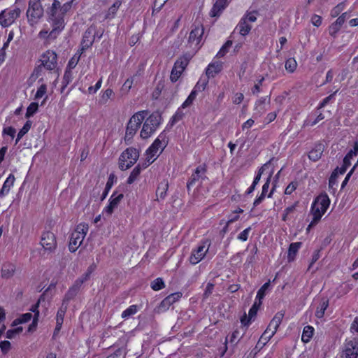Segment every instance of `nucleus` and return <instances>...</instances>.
Here are the masks:
<instances>
[{
  "label": "nucleus",
  "mask_w": 358,
  "mask_h": 358,
  "mask_svg": "<svg viewBox=\"0 0 358 358\" xmlns=\"http://www.w3.org/2000/svg\"><path fill=\"white\" fill-rule=\"evenodd\" d=\"M204 245H199L196 250H194L189 257V262L192 264H196L201 262L208 252Z\"/></svg>",
  "instance_id": "13"
},
{
  "label": "nucleus",
  "mask_w": 358,
  "mask_h": 358,
  "mask_svg": "<svg viewBox=\"0 0 358 358\" xmlns=\"http://www.w3.org/2000/svg\"><path fill=\"white\" fill-rule=\"evenodd\" d=\"M15 133L16 130L13 127H4L3 129V134L10 136L12 139L14 138Z\"/></svg>",
  "instance_id": "63"
},
{
  "label": "nucleus",
  "mask_w": 358,
  "mask_h": 358,
  "mask_svg": "<svg viewBox=\"0 0 358 358\" xmlns=\"http://www.w3.org/2000/svg\"><path fill=\"white\" fill-rule=\"evenodd\" d=\"M183 71H180V69L174 64L173 68L172 69L170 79L173 83L176 82L180 76H181Z\"/></svg>",
  "instance_id": "43"
},
{
  "label": "nucleus",
  "mask_w": 358,
  "mask_h": 358,
  "mask_svg": "<svg viewBox=\"0 0 358 358\" xmlns=\"http://www.w3.org/2000/svg\"><path fill=\"white\" fill-rule=\"evenodd\" d=\"M112 96H114L113 91L111 89H107L101 95L99 101L101 103L105 104Z\"/></svg>",
  "instance_id": "45"
},
{
  "label": "nucleus",
  "mask_w": 358,
  "mask_h": 358,
  "mask_svg": "<svg viewBox=\"0 0 358 358\" xmlns=\"http://www.w3.org/2000/svg\"><path fill=\"white\" fill-rule=\"evenodd\" d=\"M164 87V85L162 83H158L155 87V89L152 92V98L154 99H157L159 96L161 94L162 90Z\"/></svg>",
  "instance_id": "58"
},
{
  "label": "nucleus",
  "mask_w": 358,
  "mask_h": 358,
  "mask_svg": "<svg viewBox=\"0 0 358 358\" xmlns=\"http://www.w3.org/2000/svg\"><path fill=\"white\" fill-rule=\"evenodd\" d=\"M227 3H228L227 0H217L210 12V15L211 17L220 16L222 11L227 6Z\"/></svg>",
  "instance_id": "16"
},
{
  "label": "nucleus",
  "mask_w": 358,
  "mask_h": 358,
  "mask_svg": "<svg viewBox=\"0 0 358 358\" xmlns=\"http://www.w3.org/2000/svg\"><path fill=\"white\" fill-rule=\"evenodd\" d=\"M221 71V66L219 64H209L206 73L208 78L214 77L218 72Z\"/></svg>",
  "instance_id": "36"
},
{
  "label": "nucleus",
  "mask_w": 358,
  "mask_h": 358,
  "mask_svg": "<svg viewBox=\"0 0 358 358\" xmlns=\"http://www.w3.org/2000/svg\"><path fill=\"white\" fill-rule=\"evenodd\" d=\"M61 3L59 0H54L53 3L52 4V6L50 8V15L51 16H54L55 15H57V12L58 10H61Z\"/></svg>",
  "instance_id": "53"
},
{
  "label": "nucleus",
  "mask_w": 358,
  "mask_h": 358,
  "mask_svg": "<svg viewBox=\"0 0 358 358\" xmlns=\"http://www.w3.org/2000/svg\"><path fill=\"white\" fill-rule=\"evenodd\" d=\"M120 1L115 2L109 8L108 13L106 16V18H111L113 17L114 15L116 13L117 10H118L120 6Z\"/></svg>",
  "instance_id": "48"
},
{
  "label": "nucleus",
  "mask_w": 358,
  "mask_h": 358,
  "mask_svg": "<svg viewBox=\"0 0 358 358\" xmlns=\"http://www.w3.org/2000/svg\"><path fill=\"white\" fill-rule=\"evenodd\" d=\"M344 7H345L344 3H341L338 4L336 6H335L332 9V10L331 12V16L334 17L338 16L343 10Z\"/></svg>",
  "instance_id": "56"
},
{
  "label": "nucleus",
  "mask_w": 358,
  "mask_h": 358,
  "mask_svg": "<svg viewBox=\"0 0 358 358\" xmlns=\"http://www.w3.org/2000/svg\"><path fill=\"white\" fill-rule=\"evenodd\" d=\"M169 188V183L167 181H163L160 182L157 187V191H156V195L157 196L160 197V199H164L166 195V192Z\"/></svg>",
  "instance_id": "30"
},
{
  "label": "nucleus",
  "mask_w": 358,
  "mask_h": 358,
  "mask_svg": "<svg viewBox=\"0 0 358 358\" xmlns=\"http://www.w3.org/2000/svg\"><path fill=\"white\" fill-rule=\"evenodd\" d=\"M208 83V78H201L196 83V85L194 87V89L196 90H198L199 92L203 91Z\"/></svg>",
  "instance_id": "55"
},
{
  "label": "nucleus",
  "mask_w": 358,
  "mask_h": 358,
  "mask_svg": "<svg viewBox=\"0 0 358 358\" xmlns=\"http://www.w3.org/2000/svg\"><path fill=\"white\" fill-rule=\"evenodd\" d=\"M261 305H262V301H258V302L255 301L254 303V304L252 306V307L250 308V309L249 310L248 315H249L250 319H252L253 317H255L256 316L258 309Z\"/></svg>",
  "instance_id": "49"
},
{
  "label": "nucleus",
  "mask_w": 358,
  "mask_h": 358,
  "mask_svg": "<svg viewBox=\"0 0 358 358\" xmlns=\"http://www.w3.org/2000/svg\"><path fill=\"white\" fill-rule=\"evenodd\" d=\"M32 317V315L30 313H27L21 315L19 317L15 319L12 324V327L17 326L20 324L25 323L29 322Z\"/></svg>",
  "instance_id": "31"
},
{
  "label": "nucleus",
  "mask_w": 358,
  "mask_h": 358,
  "mask_svg": "<svg viewBox=\"0 0 358 358\" xmlns=\"http://www.w3.org/2000/svg\"><path fill=\"white\" fill-rule=\"evenodd\" d=\"M329 306V301L323 299L317 308L315 315L318 318H322L324 316V312Z\"/></svg>",
  "instance_id": "35"
},
{
  "label": "nucleus",
  "mask_w": 358,
  "mask_h": 358,
  "mask_svg": "<svg viewBox=\"0 0 358 358\" xmlns=\"http://www.w3.org/2000/svg\"><path fill=\"white\" fill-rule=\"evenodd\" d=\"M73 80V72L71 69H66L62 81V90L65 88Z\"/></svg>",
  "instance_id": "41"
},
{
  "label": "nucleus",
  "mask_w": 358,
  "mask_h": 358,
  "mask_svg": "<svg viewBox=\"0 0 358 358\" xmlns=\"http://www.w3.org/2000/svg\"><path fill=\"white\" fill-rule=\"evenodd\" d=\"M95 27L90 26L84 33L81 41V52H84L87 48L91 47L94 43Z\"/></svg>",
  "instance_id": "9"
},
{
  "label": "nucleus",
  "mask_w": 358,
  "mask_h": 358,
  "mask_svg": "<svg viewBox=\"0 0 358 358\" xmlns=\"http://www.w3.org/2000/svg\"><path fill=\"white\" fill-rule=\"evenodd\" d=\"M270 286V282H267L264 283L261 288L258 290L256 299L262 301V300L264 298L266 295V291L268 289Z\"/></svg>",
  "instance_id": "42"
},
{
  "label": "nucleus",
  "mask_w": 358,
  "mask_h": 358,
  "mask_svg": "<svg viewBox=\"0 0 358 358\" xmlns=\"http://www.w3.org/2000/svg\"><path fill=\"white\" fill-rule=\"evenodd\" d=\"M15 178L13 174H10L5 180L3 187L0 189V197H3L8 194L11 187L13 186Z\"/></svg>",
  "instance_id": "18"
},
{
  "label": "nucleus",
  "mask_w": 358,
  "mask_h": 358,
  "mask_svg": "<svg viewBox=\"0 0 358 358\" xmlns=\"http://www.w3.org/2000/svg\"><path fill=\"white\" fill-rule=\"evenodd\" d=\"M204 29L202 25H197L191 31L188 39V43L194 45L196 49H199V45L203 34Z\"/></svg>",
  "instance_id": "11"
},
{
  "label": "nucleus",
  "mask_w": 358,
  "mask_h": 358,
  "mask_svg": "<svg viewBox=\"0 0 358 358\" xmlns=\"http://www.w3.org/2000/svg\"><path fill=\"white\" fill-rule=\"evenodd\" d=\"M41 245L45 250L53 251L57 246L55 236L53 233L47 231L43 234L41 241Z\"/></svg>",
  "instance_id": "10"
},
{
  "label": "nucleus",
  "mask_w": 358,
  "mask_h": 358,
  "mask_svg": "<svg viewBox=\"0 0 358 358\" xmlns=\"http://www.w3.org/2000/svg\"><path fill=\"white\" fill-rule=\"evenodd\" d=\"M43 13L44 10L40 0L29 1L26 15L30 26L33 27L43 17Z\"/></svg>",
  "instance_id": "3"
},
{
  "label": "nucleus",
  "mask_w": 358,
  "mask_h": 358,
  "mask_svg": "<svg viewBox=\"0 0 358 358\" xmlns=\"http://www.w3.org/2000/svg\"><path fill=\"white\" fill-rule=\"evenodd\" d=\"M67 305L62 303V306L59 308V309L57 311V323H59V324H62L64 321V317L67 310Z\"/></svg>",
  "instance_id": "38"
},
{
  "label": "nucleus",
  "mask_w": 358,
  "mask_h": 358,
  "mask_svg": "<svg viewBox=\"0 0 358 358\" xmlns=\"http://www.w3.org/2000/svg\"><path fill=\"white\" fill-rule=\"evenodd\" d=\"M358 341L354 339L346 343L345 350L341 354V358H357Z\"/></svg>",
  "instance_id": "8"
},
{
  "label": "nucleus",
  "mask_w": 358,
  "mask_h": 358,
  "mask_svg": "<svg viewBox=\"0 0 358 358\" xmlns=\"http://www.w3.org/2000/svg\"><path fill=\"white\" fill-rule=\"evenodd\" d=\"M126 351L124 348H120L115 351L114 353L108 355L106 358H117L119 357H125Z\"/></svg>",
  "instance_id": "59"
},
{
  "label": "nucleus",
  "mask_w": 358,
  "mask_h": 358,
  "mask_svg": "<svg viewBox=\"0 0 358 358\" xmlns=\"http://www.w3.org/2000/svg\"><path fill=\"white\" fill-rule=\"evenodd\" d=\"M141 170L142 167L141 166V164H138L130 173L127 182L129 185L132 184L138 178Z\"/></svg>",
  "instance_id": "34"
},
{
  "label": "nucleus",
  "mask_w": 358,
  "mask_h": 358,
  "mask_svg": "<svg viewBox=\"0 0 358 358\" xmlns=\"http://www.w3.org/2000/svg\"><path fill=\"white\" fill-rule=\"evenodd\" d=\"M0 348L3 355H6L11 349V343L8 341H3L0 343Z\"/></svg>",
  "instance_id": "57"
},
{
  "label": "nucleus",
  "mask_w": 358,
  "mask_h": 358,
  "mask_svg": "<svg viewBox=\"0 0 358 358\" xmlns=\"http://www.w3.org/2000/svg\"><path fill=\"white\" fill-rule=\"evenodd\" d=\"M72 3H73V0L71 1H69L65 3H64L62 7H61V10H60V12H61V15H65L67 12H69L70 10V9L72 7Z\"/></svg>",
  "instance_id": "64"
},
{
  "label": "nucleus",
  "mask_w": 358,
  "mask_h": 358,
  "mask_svg": "<svg viewBox=\"0 0 358 358\" xmlns=\"http://www.w3.org/2000/svg\"><path fill=\"white\" fill-rule=\"evenodd\" d=\"M137 311V306L135 305L130 306L128 308L124 310L122 313V318H127L134 315Z\"/></svg>",
  "instance_id": "50"
},
{
  "label": "nucleus",
  "mask_w": 358,
  "mask_h": 358,
  "mask_svg": "<svg viewBox=\"0 0 358 358\" xmlns=\"http://www.w3.org/2000/svg\"><path fill=\"white\" fill-rule=\"evenodd\" d=\"M192 56L190 54H185L180 57L176 62L175 65H176L180 71H184L189 64L190 59Z\"/></svg>",
  "instance_id": "27"
},
{
  "label": "nucleus",
  "mask_w": 358,
  "mask_h": 358,
  "mask_svg": "<svg viewBox=\"0 0 358 358\" xmlns=\"http://www.w3.org/2000/svg\"><path fill=\"white\" fill-rule=\"evenodd\" d=\"M78 293V291H77L76 289L73 287H70L67 292L66 293L62 303L66 304L68 306L69 302L73 299Z\"/></svg>",
  "instance_id": "37"
},
{
  "label": "nucleus",
  "mask_w": 358,
  "mask_h": 358,
  "mask_svg": "<svg viewBox=\"0 0 358 358\" xmlns=\"http://www.w3.org/2000/svg\"><path fill=\"white\" fill-rule=\"evenodd\" d=\"M50 19L52 21L53 28L62 31L64 27V20L62 16L55 15L51 16L50 15Z\"/></svg>",
  "instance_id": "28"
},
{
  "label": "nucleus",
  "mask_w": 358,
  "mask_h": 358,
  "mask_svg": "<svg viewBox=\"0 0 358 358\" xmlns=\"http://www.w3.org/2000/svg\"><path fill=\"white\" fill-rule=\"evenodd\" d=\"M151 287L155 291H158L164 287V283L163 280L161 278H158L155 279L151 283Z\"/></svg>",
  "instance_id": "51"
},
{
  "label": "nucleus",
  "mask_w": 358,
  "mask_h": 358,
  "mask_svg": "<svg viewBox=\"0 0 358 358\" xmlns=\"http://www.w3.org/2000/svg\"><path fill=\"white\" fill-rule=\"evenodd\" d=\"M144 120L145 121L140 133V136L143 139H147L150 138L155 132L157 129H155L152 126H150V124L145 120Z\"/></svg>",
  "instance_id": "24"
},
{
  "label": "nucleus",
  "mask_w": 358,
  "mask_h": 358,
  "mask_svg": "<svg viewBox=\"0 0 358 358\" xmlns=\"http://www.w3.org/2000/svg\"><path fill=\"white\" fill-rule=\"evenodd\" d=\"M283 317L284 313L282 312H278L270 322L267 328H270L272 331L275 333L281 324Z\"/></svg>",
  "instance_id": "19"
},
{
  "label": "nucleus",
  "mask_w": 358,
  "mask_h": 358,
  "mask_svg": "<svg viewBox=\"0 0 358 358\" xmlns=\"http://www.w3.org/2000/svg\"><path fill=\"white\" fill-rule=\"evenodd\" d=\"M181 296L182 294L180 292H176L169 295L160 303L158 306V311H165L171 305L178 301Z\"/></svg>",
  "instance_id": "12"
},
{
  "label": "nucleus",
  "mask_w": 358,
  "mask_h": 358,
  "mask_svg": "<svg viewBox=\"0 0 358 358\" xmlns=\"http://www.w3.org/2000/svg\"><path fill=\"white\" fill-rule=\"evenodd\" d=\"M330 204V200L327 194H320L314 201L311 206L310 213L313 215V220L307 229L315 225L321 219L322 216L327 211Z\"/></svg>",
  "instance_id": "1"
},
{
  "label": "nucleus",
  "mask_w": 358,
  "mask_h": 358,
  "mask_svg": "<svg viewBox=\"0 0 358 358\" xmlns=\"http://www.w3.org/2000/svg\"><path fill=\"white\" fill-rule=\"evenodd\" d=\"M57 54L52 50L47 51L42 55L41 64L34 70V73L38 77L42 71V66L50 71L55 69L57 65Z\"/></svg>",
  "instance_id": "5"
},
{
  "label": "nucleus",
  "mask_w": 358,
  "mask_h": 358,
  "mask_svg": "<svg viewBox=\"0 0 358 358\" xmlns=\"http://www.w3.org/2000/svg\"><path fill=\"white\" fill-rule=\"evenodd\" d=\"M32 122L30 120H27L23 127L18 132V137L22 138L30 129Z\"/></svg>",
  "instance_id": "54"
},
{
  "label": "nucleus",
  "mask_w": 358,
  "mask_h": 358,
  "mask_svg": "<svg viewBox=\"0 0 358 358\" xmlns=\"http://www.w3.org/2000/svg\"><path fill=\"white\" fill-rule=\"evenodd\" d=\"M301 242L292 243L288 249L287 260L289 262L295 259L296 255L301 246Z\"/></svg>",
  "instance_id": "22"
},
{
  "label": "nucleus",
  "mask_w": 358,
  "mask_h": 358,
  "mask_svg": "<svg viewBox=\"0 0 358 358\" xmlns=\"http://www.w3.org/2000/svg\"><path fill=\"white\" fill-rule=\"evenodd\" d=\"M139 152L137 149L130 147L127 148L119 157V168L125 171L131 168L138 160Z\"/></svg>",
  "instance_id": "4"
},
{
  "label": "nucleus",
  "mask_w": 358,
  "mask_h": 358,
  "mask_svg": "<svg viewBox=\"0 0 358 358\" xmlns=\"http://www.w3.org/2000/svg\"><path fill=\"white\" fill-rule=\"evenodd\" d=\"M338 176V169H335L329 179V188H331V189L334 188V186L336 185V182H337Z\"/></svg>",
  "instance_id": "47"
},
{
  "label": "nucleus",
  "mask_w": 358,
  "mask_h": 358,
  "mask_svg": "<svg viewBox=\"0 0 358 358\" xmlns=\"http://www.w3.org/2000/svg\"><path fill=\"white\" fill-rule=\"evenodd\" d=\"M297 66V63L294 58H289L285 62V69L287 71L293 73Z\"/></svg>",
  "instance_id": "44"
},
{
  "label": "nucleus",
  "mask_w": 358,
  "mask_h": 358,
  "mask_svg": "<svg viewBox=\"0 0 358 358\" xmlns=\"http://www.w3.org/2000/svg\"><path fill=\"white\" fill-rule=\"evenodd\" d=\"M273 331H272L270 328H266L265 331L262 335L259 342H262L263 345H265L275 334Z\"/></svg>",
  "instance_id": "40"
},
{
  "label": "nucleus",
  "mask_w": 358,
  "mask_h": 358,
  "mask_svg": "<svg viewBox=\"0 0 358 358\" xmlns=\"http://www.w3.org/2000/svg\"><path fill=\"white\" fill-rule=\"evenodd\" d=\"M207 169L206 164L199 165L196 167L194 172L192 174L189 181L187 183V190L189 191L191 187L196 185L198 182H201L206 178Z\"/></svg>",
  "instance_id": "7"
},
{
  "label": "nucleus",
  "mask_w": 358,
  "mask_h": 358,
  "mask_svg": "<svg viewBox=\"0 0 358 358\" xmlns=\"http://www.w3.org/2000/svg\"><path fill=\"white\" fill-rule=\"evenodd\" d=\"M236 29H238L240 34L246 36L249 34L252 29V26L246 21L245 19H241L238 24Z\"/></svg>",
  "instance_id": "26"
},
{
  "label": "nucleus",
  "mask_w": 358,
  "mask_h": 358,
  "mask_svg": "<svg viewBox=\"0 0 358 358\" xmlns=\"http://www.w3.org/2000/svg\"><path fill=\"white\" fill-rule=\"evenodd\" d=\"M38 105L36 102H32L28 106L25 114L26 117L32 116L38 110Z\"/></svg>",
  "instance_id": "52"
},
{
  "label": "nucleus",
  "mask_w": 358,
  "mask_h": 358,
  "mask_svg": "<svg viewBox=\"0 0 358 358\" xmlns=\"http://www.w3.org/2000/svg\"><path fill=\"white\" fill-rule=\"evenodd\" d=\"M148 112L146 110L139 111L135 113L129 119L126 128L124 141L126 144H130L134 136L136 134L138 128L145 120Z\"/></svg>",
  "instance_id": "2"
},
{
  "label": "nucleus",
  "mask_w": 358,
  "mask_h": 358,
  "mask_svg": "<svg viewBox=\"0 0 358 358\" xmlns=\"http://www.w3.org/2000/svg\"><path fill=\"white\" fill-rule=\"evenodd\" d=\"M166 135L164 132L161 133L158 138L155 140L152 144L147 150L146 152L151 157L156 155L159 149L162 147V141H164Z\"/></svg>",
  "instance_id": "14"
},
{
  "label": "nucleus",
  "mask_w": 358,
  "mask_h": 358,
  "mask_svg": "<svg viewBox=\"0 0 358 358\" xmlns=\"http://www.w3.org/2000/svg\"><path fill=\"white\" fill-rule=\"evenodd\" d=\"M15 271V266L10 263L4 264L1 268V277L8 279L11 278Z\"/></svg>",
  "instance_id": "23"
},
{
  "label": "nucleus",
  "mask_w": 358,
  "mask_h": 358,
  "mask_svg": "<svg viewBox=\"0 0 358 358\" xmlns=\"http://www.w3.org/2000/svg\"><path fill=\"white\" fill-rule=\"evenodd\" d=\"M115 180H116L115 176L114 174H110L109 176V178H108V181L106 182L104 192H103L102 196L101 197V201L105 199V198L107 196V194H108L109 190L112 187V186H113V183L115 182Z\"/></svg>",
  "instance_id": "33"
},
{
  "label": "nucleus",
  "mask_w": 358,
  "mask_h": 358,
  "mask_svg": "<svg viewBox=\"0 0 358 358\" xmlns=\"http://www.w3.org/2000/svg\"><path fill=\"white\" fill-rule=\"evenodd\" d=\"M168 0H155L153 6V13L159 12Z\"/></svg>",
  "instance_id": "62"
},
{
  "label": "nucleus",
  "mask_w": 358,
  "mask_h": 358,
  "mask_svg": "<svg viewBox=\"0 0 358 358\" xmlns=\"http://www.w3.org/2000/svg\"><path fill=\"white\" fill-rule=\"evenodd\" d=\"M314 329L311 326H306L303 329L301 340L304 343L310 341L313 336Z\"/></svg>",
  "instance_id": "32"
},
{
  "label": "nucleus",
  "mask_w": 358,
  "mask_h": 358,
  "mask_svg": "<svg viewBox=\"0 0 358 358\" xmlns=\"http://www.w3.org/2000/svg\"><path fill=\"white\" fill-rule=\"evenodd\" d=\"M88 224L85 223H80L77 226L76 229L73 233L78 234L79 235H80L81 238L84 239L88 231Z\"/></svg>",
  "instance_id": "39"
},
{
  "label": "nucleus",
  "mask_w": 358,
  "mask_h": 358,
  "mask_svg": "<svg viewBox=\"0 0 358 358\" xmlns=\"http://www.w3.org/2000/svg\"><path fill=\"white\" fill-rule=\"evenodd\" d=\"M271 178V173L269 175L266 182L264 184V185L262 187V194H260L259 196H258L255 200V201L253 203L254 206H257L259 205L262 202V201L264 199L266 194L268 192V189L269 188Z\"/></svg>",
  "instance_id": "25"
},
{
  "label": "nucleus",
  "mask_w": 358,
  "mask_h": 358,
  "mask_svg": "<svg viewBox=\"0 0 358 358\" xmlns=\"http://www.w3.org/2000/svg\"><path fill=\"white\" fill-rule=\"evenodd\" d=\"M324 145L322 144H318L309 152L308 157L313 162L319 160L323 153Z\"/></svg>",
  "instance_id": "20"
},
{
  "label": "nucleus",
  "mask_w": 358,
  "mask_h": 358,
  "mask_svg": "<svg viewBox=\"0 0 358 358\" xmlns=\"http://www.w3.org/2000/svg\"><path fill=\"white\" fill-rule=\"evenodd\" d=\"M21 10L19 8H15L13 10H4L0 13V24L3 27H7L11 25L15 20L20 15Z\"/></svg>",
  "instance_id": "6"
},
{
  "label": "nucleus",
  "mask_w": 358,
  "mask_h": 358,
  "mask_svg": "<svg viewBox=\"0 0 358 358\" xmlns=\"http://www.w3.org/2000/svg\"><path fill=\"white\" fill-rule=\"evenodd\" d=\"M123 194L121 193L116 196V192H114L110 198L109 204L105 208L106 213H107L109 215H111L114 209L118 206L120 202L123 199Z\"/></svg>",
  "instance_id": "15"
},
{
  "label": "nucleus",
  "mask_w": 358,
  "mask_h": 358,
  "mask_svg": "<svg viewBox=\"0 0 358 358\" xmlns=\"http://www.w3.org/2000/svg\"><path fill=\"white\" fill-rule=\"evenodd\" d=\"M358 154V141L354 143L353 149L350 150L343 159L346 165H351V159Z\"/></svg>",
  "instance_id": "29"
},
{
  "label": "nucleus",
  "mask_w": 358,
  "mask_h": 358,
  "mask_svg": "<svg viewBox=\"0 0 358 358\" xmlns=\"http://www.w3.org/2000/svg\"><path fill=\"white\" fill-rule=\"evenodd\" d=\"M232 45V41L230 40H228L221 48L220 51L217 54V57L220 58L224 57L227 52L229 49V48Z\"/></svg>",
  "instance_id": "46"
},
{
  "label": "nucleus",
  "mask_w": 358,
  "mask_h": 358,
  "mask_svg": "<svg viewBox=\"0 0 358 358\" xmlns=\"http://www.w3.org/2000/svg\"><path fill=\"white\" fill-rule=\"evenodd\" d=\"M83 238H81L80 235L77 233H72L70 238V242L69 245V249L70 252H74L77 250L78 247L82 244Z\"/></svg>",
  "instance_id": "17"
},
{
  "label": "nucleus",
  "mask_w": 358,
  "mask_h": 358,
  "mask_svg": "<svg viewBox=\"0 0 358 358\" xmlns=\"http://www.w3.org/2000/svg\"><path fill=\"white\" fill-rule=\"evenodd\" d=\"M150 126L157 129L161 124L162 116L159 112L152 113L148 117L145 119Z\"/></svg>",
  "instance_id": "21"
},
{
  "label": "nucleus",
  "mask_w": 358,
  "mask_h": 358,
  "mask_svg": "<svg viewBox=\"0 0 358 358\" xmlns=\"http://www.w3.org/2000/svg\"><path fill=\"white\" fill-rule=\"evenodd\" d=\"M182 117H183V113L179 108L177 110V112L175 113V115L171 117V120L170 121L171 125L173 126L177 122L182 120Z\"/></svg>",
  "instance_id": "60"
},
{
  "label": "nucleus",
  "mask_w": 358,
  "mask_h": 358,
  "mask_svg": "<svg viewBox=\"0 0 358 358\" xmlns=\"http://www.w3.org/2000/svg\"><path fill=\"white\" fill-rule=\"evenodd\" d=\"M38 313L36 314H34L33 321L31 324L29 326L27 331L29 333H32L36 331L37 324H38Z\"/></svg>",
  "instance_id": "61"
}]
</instances>
